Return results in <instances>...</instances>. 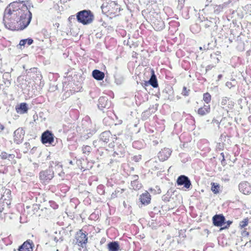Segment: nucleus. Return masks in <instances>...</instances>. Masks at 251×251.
Here are the masks:
<instances>
[{
    "mask_svg": "<svg viewBox=\"0 0 251 251\" xmlns=\"http://www.w3.org/2000/svg\"><path fill=\"white\" fill-rule=\"evenodd\" d=\"M108 249L109 251H118L120 249L119 245L118 242H111L108 244Z\"/></svg>",
    "mask_w": 251,
    "mask_h": 251,
    "instance_id": "obj_24",
    "label": "nucleus"
},
{
    "mask_svg": "<svg viewBox=\"0 0 251 251\" xmlns=\"http://www.w3.org/2000/svg\"><path fill=\"white\" fill-rule=\"evenodd\" d=\"M102 188H103V186L102 185H99L98 187V191H99V190H100L101 191V192H99V191L98 192V193L99 194H103L104 191H103Z\"/></svg>",
    "mask_w": 251,
    "mask_h": 251,
    "instance_id": "obj_41",
    "label": "nucleus"
},
{
    "mask_svg": "<svg viewBox=\"0 0 251 251\" xmlns=\"http://www.w3.org/2000/svg\"><path fill=\"white\" fill-rule=\"evenodd\" d=\"M102 11L105 10V12H108L110 14H116L120 11L119 6L115 1H111L106 6L103 4L101 7Z\"/></svg>",
    "mask_w": 251,
    "mask_h": 251,
    "instance_id": "obj_4",
    "label": "nucleus"
},
{
    "mask_svg": "<svg viewBox=\"0 0 251 251\" xmlns=\"http://www.w3.org/2000/svg\"><path fill=\"white\" fill-rule=\"evenodd\" d=\"M104 75V73L99 70L96 69L92 72V76L97 80H102Z\"/></svg>",
    "mask_w": 251,
    "mask_h": 251,
    "instance_id": "obj_22",
    "label": "nucleus"
},
{
    "mask_svg": "<svg viewBox=\"0 0 251 251\" xmlns=\"http://www.w3.org/2000/svg\"><path fill=\"white\" fill-rule=\"evenodd\" d=\"M11 192L9 189H5V191L3 193V194L2 195L0 200V201H5V205L6 207L8 208L9 205L11 204Z\"/></svg>",
    "mask_w": 251,
    "mask_h": 251,
    "instance_id": "obj_15",
    "label": "nucleus"
},
{
    "mask_svg": "<svg viewBox=\"0 0 251 251\" xmlns=\"http://www.w3.org/2000/svg\"><path fill=\"white\" fill-rule=\"evenodd\" d=\"M203 100L206 104H208L211 100V97L210 94L208 93L203 94Z\"/></svg>",
    "mask_w": 251,
    "mask_h": 251,
    "instance_id": "obj_30",
    "label": "nucleus"
},
{
    "mask_svg": "<svg viewBox=\"0 0 251 251\" xmlns=\"http://www.w3.org/2000/svg\"><path fill=\"white\" fill-rule=\"evenodd\" d=\"M213 225L217 226H222L225 224L226 219L222 214L216 215L212 218Z\"/></svg>",
    "mask_w": 251,
    "mask_h": 251,
    "instance_id": "obj_13",
    "label": "nucleus"
},
{
    "mask_svg": "<svg viewBox=\"0 0 251 251\" xmlns=\"http://www.w3.org/2000/svg\"><path fill=\"white\" fill-rule=\"evenodd\" d=\"M25 131L22 128H19L14 132V142L17 144L21 143L24 139Z\"/></svg>",
    "mask_w": 251,
    "mask_h": 251,
    "instance_id": "obj_9",
    "label": "nucleus"
},
{
    "mask_svg": "<svg viewBox=\"0 0 251 251\" xmlns=\"http://www.w3.org/2000/svg\"><path fill=\"white\" fill-rule=\"evenodd\" d=\"M50 206L54 209H57L58 208V205L55 203L54 201H50Z\"/></svg>",
    "mask_w": 251,
    "mask_h": 251,
    "instance_id": "obj_39",
    "label": "nucleus"
},
{
    "mask_svg": "<svg viewBox=\"0 0 251 251\" xmlns=\"http://www.w3.org/2000/svg\"><path fill=\"white\" fill-rule=\"evenodd\" d=\"M201 22L202 26H203L206 28L212 26L214 23V22L207 19V18L204 19L203 21H202Z\"/></svg>",
    "mask_w": 251,
    "mask_h": 251,
    "instance_id": "obj_27",
    "label": "nucleus"
},
{
    "mask_svg": "<svg viewBox=\"0 0 251 251\" xmlns=\"http://www.w3.org/2000/svg\"><path fill=\"white\" fill-rule=\"evenodd\" d=\"M72 20H75V18L74 16H71L69 18V21H71Z\"/></svg>",
    "mask_w": 251,
    "mask_h": 251,
    "instance_id": "obj_47",
    "label": "nucleus"
},
{
    "mask_svg": "<svg viewBox=\"0 0 251 251\" xmlns=\"http://www.w3.org/2000/svg\"><path fill=\"white\" fill-rule=\"evenodd\" d=\"M0 156L2 159H8L9 161H12V163H16V161L14 159L15 158V155L14 154H8L5 151H2L0 153Z\"/></svg>",
    "mask_w": 251,
    "mask_h": 251,
    "instance_id": "obj_23",
    "label": "nucleus"
},
{
    "mask_svg": "<svg viewBox=\"0 0 251 251\" xmlns=\"http://www.w3.org/2000/svg\"><path fill=\"white\" fill-rule=\"evenodd\" d=\"M239 190L243 194L248 195L251 193V185L247 181H242L239 183Z\"/></svg>",
    "mask_w": 251,
    "mask_h": 251,
    "instance_id": "obj_10",
    "label": "nucleus"
},
{
    "mask_svg": "<svg viewBox=\"0 0 251 251\" xmlns=\"http://www.w3.org/2000/svg\"><path fill=\"white\" fill-rule=\"evenodd\" d=\"M131 186L134 190H139L142 187V184L138 181H131Z\"/></svg>",
    "mask_w": 251,
    "mask_h": 251,
    "instance_id": "obj_28",
    "label": "nucleus"
},
{
    "mask_svg": "<svg viewBox=\"0 0 251 251\" xmlns=\"http://www.w3.org/2000/svg\"><path fill=\"white\" fill-rule=\"evenodd\" d=\"M144 85V86H149L150 84V83H148V81H145L144 83V84H143V85Z\"/></svg>",
    "mask_w": 251,
    "mask_h": 251,
    "instance_id": "obj_50",
    "label": "nucleus"
},
{
    "mask_svg": "<svg viewBox=\"0 0 251 251\" xmlns=\"http://www.w3.org/2000/svg\"><path fill=\"white\" fill-rule=\"evenodd\" d=\"M138 176L137 175H134L132 176V181H138Z\"/></svg>",
    "mask_w": 251,
    "mask_h": 251,
    "instance_id": "obj_44",
    "label": "nucleus"
},
{
    "mask_svg": "<svg viewBox=\"0 0 251 251\" xmlns=\"http://www.w3.org/2000/svg\"><path fill=\"white\" fill-rule=\"evenodd\" d=\"M4 128V126L0 124V132H1Z\"/></svg>",
    "mask_w": 251,
    "mask_h": 251,
    "instance_id": "obj_48",
    "label": "nucleus"
},
{
    "mask_svg": "<svg viewBox=\"0 0 251 251\" xmlns=\"http://www.w3.org/2000/svg\"><path fill=\"white\" fill-rule=\"evenodd\" d=\"M110 106V102L108 101L107 97H100L98 101V107L100 110L104 108H108Z\"/></svg>",
    "mask_w": 251,
    "mask_h": 251,
    "instance_id": "obj_11",
    "label": "nucleus"
},
{
    "mask_svg": "<svg viewBox=\"0 0 251 251\" xmlns=\"http://www.w3.org/2000/svg\"><path fill=\"white\" fill-rule=\"evenodd\" d=\"M231 83L230 82H227L226 83V86L227 87H229L231 85Z\"/></svg>",
    "mask_w": 251,
    "mask_h": 251,
    "instance_id": "obj_51",
    "label": "nucleus"
},
{
    "mask_svg": "<svg viewBox=\"0 0 251 251\" xmlns=\"http://www.w3.org/2000/svg\"><path fill=\"white\" fill-rule=\"evenodd\" d=\"M232 223V221L229 220L227 221L226 222H225V225L221 227V230L227 228Z\"/></svg>",
    "mask_w": 251,
    "mask_h": 251,
    "instance_id": "obj_36",
    "label": "nucleus"
},
{
    "mask_svg": "<svg viewBox=\"0 0 251 251\" xmlns=\"http://www.w3.org/2000/svg\"><path fill=\"white\" fill-rule=\"evenodd\" d=\"M190 91V90L189 89H187L186 87L184 86L183 87V90H182L181 94L184 96H188L189 94Z\"/></svg>",
    "mask_w": 251,
    "mask_h": 251,
    "instance_id": "obj_35",
    "label": "nucleus"
},
{
    "mask_svg": "<svg viewBox=\"0 0 251 251\" xmlns=\"http://www.w3.org/2000/svg\"><path fill=\"white\" fill-rule=\"evenodd\" d=\"M54 241H55V242H56V243H58V242L59 241V240H58V239H57V237H55L54 238Z\"/></svg>",
    "mask_w": 251,
    "mask_h": 251,
    "instance_id": "obj_52",
    "label": "nucleus"
},
{
    "mask_svg": "<svg viewBox=\"0 0 251 251\" xmlns=\"http://www.w3.org/2000/svg\"><path fill=\"white\" fill-rule=\"evenodd\" d=\"M58 239L59 240V241L58 242L59 243H61L63 241V238L62 237H60L59 239Z\"/></svg>",
    "mask_w": 251,
    "mask_h": 251,
    "instance_id": "obj_54",
    "label": "nucleus"
},
{
    "mask_svg": "<svg viewBox=\"0 0 251 251\" xmlns=\"http://www.w3.org/2000/svg\"><path fill=\"white\" fill-rule=\"evenodd\" d=\"M70 164H72V161H71L70 162Z\"/></svg>",
    "mask_w": 251,
    "mask_h": 251,
    "instance_id": "obj_59",
    "label": "nucleus"
},
{
    "mask_svg": "<svg viewBox=\"0 0 251 251\" xmlns=\"http://www.w3.org/2000/svg\"><path fill=\"white\" fill-rule=\"evenodd\" d=\"M185 0H178V7L181 9L183 7Z\"/></svg>",
    "mask_w": 251,
    "mask_h": 251,
    "instance_id": "obj_38",
    "label": "nucleus"
},
{
    "mask_svg": "<svg viewBox=\"0 0 251 251\" xmlns=\"http://www.w3.org/2000/svg\"><path fill=\"white\" fill-rule=\"evenodd\" d=\"M164 23L162 22H160L159 24H158V25H156V24H154V29L156 30H160L164 28Z\"/></svg>",
    "mask_w": 251,
    "mask_h": 251,
    "instance_id": "obj_33",
    "label": "nucleus"
},
{
    "mask_svg": "<svg viewBox=\"0 0 251 251\" xmlns=\"http://www.w3.org/2000/svg\"><path fill=\"white\" fill-rule=\"evenodd\" d=\"M216 122H217V123L219 125H220V123L218 121H216Z\"/></svg>",
    "mask_w": 251,
    "mask_h": 251,
    "instance_id": "obj_58",
    "label": "nucleus"
},
{
    "mask_svg": "<svg viewBox=\"0 0 251 251\" xmlns=\"http://www.w3.org/2000/svg\"><path fill=\"white\" fill-rule=\"evenodd\" d=\"M2 86V84H0V90H1V86Z\"/></svg>",
    "mask_w": 251,
    "mask_h": 251,
    "instance_id": "obj_57",
    "label": "nucleus"
},
{
    "mask_svg": "<svg viewBox=\"0 0 251 251\" xmlns=\"http://www.w3.org/2000/svg\"><path fill=\"white\" fill-rule=\"evenodd\" d=\"M148 83H150L153 88H157L158 86L157 78L153 69L151 70V76L150 79L148 81Z\"/></svg>",
    "mask_w": 251,
    "mask_h": 251,
    "instance_id": "obj_20",
    "label": "nucleus"
},
{
    "mask_svg": "<svg viewBox=\"0 0 251 251\" xmlns=\"http://www.w3.org/2000/svg\"><path fill=\"white\" fill-rule=\"evenodd\" d=\"M65 126H64V127H63V129H64V130L65 131H67L68 130H67V129H65Z\"/></svg>",
    "mask_w": 251,
    "mask_h": 251,
    "instance_id": "obj_56",
    "label": "nucleus"
},
{
    "mask_svg": "<svg viewBox=\"0 0 251 251\" xmlns=\"http://www.w3.org/2000/svg\"><path fill=\"white\" fill-rule=\"evenodd\" d=\"M41 140L43 144L51 145L54 142V135L51 131L47 130L42 134Z\"/></svg>",
    "mask_w": 251,
    "mask_h": 251,
    "instance_id": "obj_6",
    "label": "nucleus"
},
{
    "mask_svg": "<svg viewBox=\"0 0 251 251\" xmlns=\"http://www.w3.org/2000/svg\"><path fill=\"white\" fill-rule=\"evenodd\" d=\"M222 76H223L222 75H218V80H220L222 77Z\"/></svg>",
    "mask_w": 251,
    "mask_h": 251,
    "instance_id": "obj_53",
    "label": "nucleus"
},
{
    "mask_svg": "<svg viewBox=\"0 0 251 251\" xmlns=\"http://www.w3.org/2000/svg\"><path fill=\"white\" fill-rule=\"evenodd\" d=\"M126 147L124 145L119 144L116 147L113 156L114 157L117 156L118 157H123L126 154Z\"/></svg>",
    "mask_w": 251,
    "mask_h": 251,
    "instance_id": "obj_16",
    "label": "nucleus"
},
{
    "mask_svg": "<svg viewBox=\"0 0 251 251\" xmlns=\"http://www.w3.org/2000/svg\"><path fill=\"white\" fill-rule=\"evenodd\" d=\"M34 148H35L34 147V148H33L31 151L34 150Z\"/></svg>",
    "mask_w": 251,
    "mask_h": 251,
    "instance_id": "obj_60",
    "label": "nucleus"
},
{
    "mask_svg": "<svg viewBox=\"0 0 251 251\" xmlns=\"http://www.w3.org/2000/svg\"><path fill=\"white\" fill-rule=\"evenodd\" d=\"M200 50H202L201 47H200Z\"/></svg>",
    "mask_w": 251,
    "mask_h": 251,
    "instance_id": "obj_61",
    "label": "nucleus"
},
{
    "mask_svg": "<svg viewBox=\"0 0 251 251\" xmlns=\"http://www.w3.org/2000/svg\"><path fill=\"white\" fill-rule=\"evenodd\" d=\"M170 199V195L168 194V192L166 195H164L162 197V200L164 201H169Z\"/></svg>",
    "mask_w": 251,
    "mask_h": 251,
    "instance_id": "obj_37",
    "label": "nucleus"
},
{
    "mask_svg": "<svg viewBox=\"0 0 251 251\" xmlns=\"http://www.w3.org/2000/svg\"><path fill=\"white\" fill-rule=\"evenodd\" d=\"M220 154L222 156V160L221 161V163H222V164H223V162H225V161L224 153V152H222V153H221Z\"/></svg>",
    "mask_w": 251,
    "mask_h": 251,
    "instance_id": "obj_46",
    "label": "nucleus"
},
{
    "mask_svg": "<svg viewBox=\"0 0 251 251\" xmlns=\"http://www.w3.org/2000/svg\"><path fill=\"white\" fill-rule=\"evenodd\" d=\"M248 222L249 220L248 219H245L244 220L240 222L239 226L243 228L248 225Z\"/></svg>",
    "mask_w": 251,
    "mask_h": 251,
    "instance_id": "obj_34",
    "label": "nucleus"
},
{
    "mask_svg": "<svg viewBox=\"0 0 251 251\" xmlns=\"http://www.w3.org/2000/svg\"><path fill=\"white\" fill-rule=\"evenodd\" d=\"M210 112V106L209 104L204 105L203 107L198 109L197 113L201 116H205Z\"/></svg>",
    "mask_w": 251,
    "mask_h": 251,
    "instance_id": "obj_21",
    "label": "nucleus"
},
{
    "mask_svg": "<svg viewBox=\"0 0 251 251\" xmlns=\"http://www.w3.org/2000/svg\"><path fill=\"white\" fill-rule=\"evenodd\" d=\"M220 185L216 183H211V190L214 194L219 192Z\"/></svg>",
    "mask_w": 251,
    "mask_h": 251,
    "instance_id": "obj_29",
    "label": "nucleus"
},
{
    "mask_svg": "<svg viewBox=\"0 0 251 251\" xmlns=\"http://www.w3.org/2000/svg\"><path fill=\"white\" fill-rule=\"evenodd\" d=\"M125 191V189L120 188H117L115 191L113 192L111 195V199H114L121 196V195Z\"/></svg>",
    "mask_w": 251,
    "mask_h": 251,
    "instance_id": "obj_25",
    "label": "nucleus"
},
{
    "mask_svg": "<svg viewBox=\"0 0 251 251\" xmlns=\"http://www.w3.org/2000/svg\"><path fill=\"white\" fill-rule=\"evenodd\" d=\"M149 190L153 194H160L161 192V189L158 186H155L154 188H151Z\"/></svg>",
    "mask_w": 251,
    "mask_h": 251,
    "instance_id": "obj_31",
    "label": "nucleus"
},
{
    "mask_svg": "<svg viewBox=\"0 0 251 251\" xmlns=\"http://www.w3.org/2000/svg\"><path fill=\"white\" fill-rule=\"evenodd\" d=\"M87 242V237L85 233H83L82 230L78 231L75 235V244L83 247Z\"/></svg>",
    "mask_w": 251,
    "mask_h": 251,
    "instance_id": "obj_7",
    "label": "nucleus"
},
{
    "mask_svg": "<svg viewBox=\"0 0 251 251\" xmlns=\"http://www.w3.org/2000/svg\"><path fill=\"white\" fill-rule=\"evenodd\" d=\"M24 145H25V148L26 149V150L25 151H24V152H26L28 150V149H30L31 147H30V144L27 142H25L24 144Z\"/></svg>",
    "mask_w": 251,
    "mask_h": 251,
    "instance_id": "obj_40",
    "label": "nucleus"
},
{
    "mask_svg": "<svg viewBox=\"0 0 251 251\" xmlns=\"http://www.w3.org/2000/svg\"><path fill=\"white\" fill-rule=\"evenodd\" d=\"M76 16L77 21L84 25L92 23L94 20V15L89 10L80 11L77 13Z\"/></svg>",
    "mask_w": 251,
    "mask_h": 251,
    "instance_id": "obj_3",
    "label": "nucleus"
},
{
    "mask_svg": "<svg viewBox=\"0 0 251 251\" xmlns=\"http://www.w3.org/2000/svg\"><path fill=\"white\" fill-rule=\"evenodd\" d=\"M219 146H221V144L220 143L219 144Z\"/></svg>",
    "mask_w": 251,
    "mask_h": 251,
    "instance_id": "obj_62",
    "label": "nucleus"
},
{
    "mask_svg": "<svg viewBox=\"0 0 251 251\" xmlns=\"http://www.w3.org/2000/svg\"><path fill=\"white\" fill-rule=\"evenodd\" d=\"M18 113L23 114L26 113L28 110V105L25 102H22L16 107Z\"/></svg>",
    "mask_w": 251,
    "mask_h": 251,
    "instance_id": "obj_19",
    "label": "nucleus"
},
{
    "mask_svg": "<svg viewBox=\"0 0 251 251\" xmlns=\"http://www.w3.org/2000/svg\"><path fill=\"white\" fill-rule=\"evenodd\" d=\"M115 81H116L117 84H121V81L119 80V79L117 78H116L115 79Z\"/></svg>",
    "mask_w": 251,
    "mask_h": 251,
    "instance_id": "obj_49",
    "label": "nucleus"
},
{
    "mask_svg": "<svg viewBox=\"0 0 251 251\" xmlns=\"http://www.w3.org/2000/svg\"><path fill=\"white\" fill-rule=\"evenodd\" d=\"M4 80L3 81V82L5 83V84H7V85H10V81L7 78H5Z\"/></svg>",
    "mask_w": 251,
    "mask_h": 251,
    "instance_id": "obj_45",
    "label": "nucleus"
},
{
    "mask_svg": "<svg viewBox=\"0 0 251 251\" xmlns=\"http://www.w3.org/2000/svg\"><path fill=\"white\" fill-rule=\"evenodd\" d=\"M172 151L169 148H164L158 154V157L160 161H164L167 160L170 156Z\"/></svg>",
    "mask_w": 251,
    "mask_h": 251,
    "instance_id": "obj_14",
    "label": "nucleus"
},
{
    "mask_svg": "<svg viewBox=\"0 0 251 251\" xmlns=\"http://www.w3.org/2000/svg\"><path fill=\"white\" fill-rule=\"evenodd\" d=\"M116 139V135H114L113 137L109 131H105L100 135L99 140L94 141L93 145L95 147L100 148L110 142L108 147L112 148L115 146L114 140Z\"/></svg>",
    "mask_w": 251,
    "mask_h": 251,
    "instance_id": "obj_2",
    "label": "nucleus"
},
{
    "mask_svg": "<svg viewBox=\"0 0 251 251\" xmlns=\"http://www.w3.org/2000/svg\"><path fill=\"white\" fill-rule=\"evenodd\" d=\"M54 176V172L52 168L41 171L39 174V177L43 183H48Z\"/></svg>",
    "mask_w": 251,
    "mask_h": 251,
    "instance_id": "obj_5",
    "label": "nucleus"
},
{
    "mask_svg": "<svg viewBox=\"0 0 251 251\" xmlns=\"http://www.w3.org/2000/svg\"><path fill=\"white\" fill-rule=\"evenodd\" d=\"M176 183L178 186L183 185L186 189H190L192 186L190 179L184 175H181L178 177L176 180Z\"/></svg>",
    "mask_w": 251,
    "mask_h": 251,
    "instance_id": "obj_8",
    "label": "nucleus"
},
{
    "mask_svg": "<svg viewBox=\"0 0 251 251\" xmlns=\"http://www.w3.org/2000/svg\"><path fill=\"white\" fill-rule=\"evenodd\" d=\"M17 2L11 3L4 11L3 21L5 26L13 30L16 27L13 24L17 22V30H23L30 24L32 19V13L27 6L23 5L21 9H14ZM15 29V28H14Z\"/></svg>",
    "mask_w": 251,
    "mask_h": 251,
    "instance_id": "obj_1",
    "label": "nucleus"
},
{
    "mask_svg": "<svg viewBox=\"0 0 251 251\" xmlns=\"http://www.w3.org/2000/svg\"><path fill=\"white\" fill-rule=\"evenodd\" d=\"M33 42V40L30 38H28L27 39H22L20 41L19 46H25L26 44H27L28 46L31 45Z\"/></svg>",
    "mask_w": 251,
    "mask_h": 251,
    "instance_id": "obj_26",
    "label": "nucleus"
},
{
    "mask_svg": "<svg viewBox=\"0 0 251 251\" xmlns=\"http://www.w3.org/2000/svg\"><path fill=\"white\" fill-rule=\"evenodd\" d=\"M137 143V142H134L133 143V146H135V145H136Z\"/></svg>",
    "mask_w": 251,
    "mask_h": 251,
    "instance_id": "obj_55",
    "label": "nucleus"
},
{
    "mask_svg": "<svg viewBox=\"0 0 251 251\" xmlns=\"http://www.w3.org/2000/svg\"><path fill=\"white\" fill-rule=\"evenodd\" d=\"M221 105L224 109H225L227 112L232 109L234 105V102L227 97H224L222 98Z\"/></svg>",
    "mask_w": 251,
    "mask_h": 251,
    "instance_id": "obj_12",
    "label": "nucleus"
},
{
    "mask_svg": "<svg viewBox=\"0 0 251 251\" xmlns=\"http://www.w3.org/2000/svg\"><path fill=\"white\" fill-rule=\"evenodd\" d=\"M92 148L89 146H84L82 148L83 153L88 154L91 151Z\"/></svg>",
    "mask_w": 251,
    "mask_h": 251,
    "instance_id": "obj_32",
    "label": "nucleus"
},
{
    "mask_svg": "<svg viewBox=\"0 0 251 251\" xmlns=\"http://www.w3.org/2000/svg\"><path fill=\"white\" fill-rule=\"evenodd\" d=\"M140 200L141 203L144 205H148L151 202V195L148 191H146L140 195Z\"/></svg>",
    "mask_w": 251,
    "mask_h": 251,
    "instance_id": "obj_18",
    "label": "nucleus"
},
{
    "mask_svg": "<svg viewBox=\"0 0 251 251\" xmlns=\"http://www.w3.org/2000/svg\"><path fill=\"white\" fill-rule=\"evenodd\" d=\"M10 76V74L9 73L6 72L4 73L3 75V78L5 79V78H7Z\"/></svg>",
    "mask_w": 251,
    "mask_h": 251,
    "instance_id": "obj_42",
    "label": "nucleus"
},
{
    "mask_svg": "<svg viewBox=\"0 0 251 251\" xmlns=\"http://www.w3.org/2000/svg\"><path fill=\"white\" fill-rule=\"evenodd\" d=\"M33 243L30 240L25 242L19 249V251H33Z\"/></svg>",
    "mask_w": 251,
    "mask_h": 251,
    "instance_id": "obj_17",
    "label": "nucleus"
},
{
    "mask_svg": "<svg viewBox=\"0 0 251 251\" xmlns=\"http://www.w3.org/2000/svg\"><path fill=\"white\" fill-rule=\"evenodd\" d=\"M141 159V155L134 156L133 157V160H135V161H137V162L138 161Z\"/></svg>",
    "mask_w": 251,
    "mask_h": 251,
    "instance_id": "obj_43",
    "label": "nucleus"
}]
</instances>
